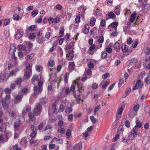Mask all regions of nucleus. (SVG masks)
<instances>
[{
	"instance_id": "obj_55",
	"label": "nucleus",
	"mask_w": 150,
	"mask_h": 150,
	"mask_svg": "<svg viewBox=\"0 0 150 150\" xmlns=\"http://www.w3.org/2000/svg\"><path fill=\"white\" fill-rule=\"evenodd\" d=\"M132 43V39L131 38H129L127 40V43L128 45H130Z\"/></svg>"
},
{
	"instance_id": "obj_38",
	"label": "nucleus",
	"mask_w": 150,
	"mask_h": 150,
	"mask_svg": "<svg viewBox=\"0 0 150 150\" xmlns=\"http://www.w3.org/2000/svg\"><path fill=\"white\" fill-rule=\"evenodd\" d=\"M13 18L14 20L18 21L19 20L20 17L18 14H14L13 16Z\"/></svg>"
},
{
	"instance_id": "obj_39",
	"label": "nucleus",
	"mask_w": 150,
	"mask_h": 150,
	"mask_svg": "<svg viewBox=\"0 0 150 150\" xmlns=\"http://www.w3.org/2000/svg\"><path fill=\"white\" fill-rule=\"evenodd\" d=\"M10 20L9 19H6L4 20V25L6 26L9 23Z\"/></svg>"
},
{
	"instance_id": "obj_62",
	"label": "nucleus",
	"mask_w": 150,
	"mask_h": 150,
	"mask_svg": "<svg viewBox=\"0 0 150 150\" xmlns=\"http://www.w3.org/2000/svg\"><path fill=\"white\" fill-rule=\"evenodd\" d=\"M64 28H63L62 30L60 31L59 34L60 35L59 37H62L63 36L64 34Z\"/></svg>"
},
{
	"instance_id": "obj_35",
	"label": "nucleus",
	"mask_w": 150,
	"mask_h": 150,
	"mask_svg": "<svg viewBox=\"0 0 150 150\" xmlns=\"http://www.w3.org/2000/svg\"><path fill=\"white\" fill-rule=\"evenodd\" d=\"M56 48V45L55 43H53L52 47L49 50V52H52L54 49Z\"/></svg>"
},
{
	"instance_id": "obj_63",
	"label": "nucleus",
	"mask_w": 150,
	"mask_h": 150,
	"mask_svg": "<svg viewBox=\"0 0 150 150\" xmlns=\"http://www.w3.org/2000/svg\"><path fill=\"white\" fill-rule=\"evenodd\" d=\"M5 92L6 93H10L11 92V89L9 88H6L5 90Z\"/></svg>"
},
{
	"instance_id": "obj_57",
	"label": "nucleus",
	"mask_w": 150,
	"mask_h": 150,
	"mask_svg": "<svg viewBox=\"0 0 150 150\" xmlns=\"http://www.w3.org/2000/svg\"><path fill=\"white\" fill-rule=\"evenodd\" d=\"M54 21V19L52 18H50L48 19V21L50 24H52Z\"/></svg>"
},
{
	"instance_id": "obj_29",
	"label": "nucleus",
	"mask_w": 150,
	"mask_h": 150,
	"mask_svg": "<svg viewBox=\"0 0 150 150\" xmlns=\"http://www.w3.org/2000/svg\"><path fill=\"white\" fill-rule=\"evenodd\" d=\"M27 142V139L26 138H23L21 139V141L20 142V144L23 145L26 144Z\"/></svg>"
},
{
	"instance_id": "obj_56",
	"label": "nucleus",
	"mask_w": 150,
	"mask_h": 150,
	"mask_svg": "<svg viewBox=\"0 0 150 150\" xmlns=\"http://www.w3.org/2000/svg\"><path fill=\"white\" fill-rule=\"evenodd\" d=\"M26 68L27 70H30V71H32L31 70V66L29 64H27L26 65Z\"/></svg>"
},
{
	"instance_id": "obj_23",
	"label": "nucleus",
	"mask_w": 150,
	"mask_h": 150,
	"mask_svg": "<svg viewBox=\"0 0 150 150\" xmlns=\"http://www.w3.org/2000/svg\"><path fill=\"white\" fill-rule=\"evenodd\" d=\"M137 62V59L136 58L132 59L129 62V64L131 65H133L134 64Z\"/></svg>"
},
{
	"instance_id": "obj_46",
	"label": "nucleus",
	"mask_w": 150,
	"mask_h": 150,
	"mask_svg": "<svg viewBox=\"0 0 150 150\" xmlns=\"http://www.w3.org/2000/svg\"><path fill=\"white\" fill-rule=\"evenodd\" d=\"M64 107L63 104L61 105L59 107V108L58 110L59 112H63L64 109Z\"/></svg>"
},
{
	"instance_id": "obj_59",
	"label": "nucleus",
	"mask_w": 150,
	"mask_h": 150,
	"mask_svg": "<svg viewBox=\"0 0 150 150\" xmlns=\"http://www.w3.org/2000/svg\"><path fill=\"white\" fill-rule=\"evenodd\" d=\"M112 49L110 47L108 46L106 48V50L108 53H110L112 52Z\"/></svg>"
},
{
	"instance_id": "obj_26",
	"label": "nucleus",
	"mask_w": 150,
	"mask_h": 150,
	"mask_svg": "<svg viewBox=\"0 0 150 150\" xmlns=\"http://www.w3.org/2000/svg\"><path fill=\"white\" fill-rule=\"evenodd\" d=\"M22 82V79L20 78H18L15 80V83L16 85H20Z\"/></svg>"
},
{
	"instance_id": "obj_2",
	"label": "nucleus",
	"mask_w": 150,
	"mask_h": 150,
	"mask_svg": "<svg viewBox=\"0 0 150 150\" xmlns=\"http://www.w3.org/2000/svg\"><path fill=\"white\" fill-rule=\"evenodd\" d=\"M42 109V107L40 103H37L34 108L33 112L35 115L39 116L40 115Z\"/></svg>"
},
{
	"instance_id": "obj_20",
	"label": "nucleus",
	"mask_w": 150,
	"mask_h": 150,
	"mask_svg": "<svg viewBox=\"0 0 150 150\" xmlns=\"http://www.w3.org/2000/svg\"><path fill=\"white\" fill-rule=\"evenodd\" d=\"M34 113L30 112L28 113V116L29 117V120L31 121H33L35 119V116Z\"/></svg>"
},
{
	"instance_id": "obj_43",
	"label": "nucleus",
	"mask_w": 150,
	"mask_h": 150,
	"mask_svg": "<svg viewBox=\"0 0 150 150\" xmlns=\"http://www.w3.org/2000/svg\"><path fill=\"white\" fill-rule=\"evenodd\" d=\"M139 104L136 105L134 107L132 110H134V111H135L136 112H137V111L139 108Z\"/></svg>"
},
{
	"instance_id": "obj_8",
	"label": "nucleus",
	"mask_w": 150,
	"mask_h": 150,
	"mask_svg": "<svg viewBox=\"0 0 150 150\" xmlns=\"http://www.w3.org/2000/svg\"><path fill=\"white\" fill-rule=\"evenodd\" d=\"M31 110V107L29 105L26 106L23 109L22 114L23 115H25L28 112H29Z\"/></svg>"
},
{
	"instance_id": "obj_54",
	"label": "nucleus",
	"mask_w": 150,
	"mask_h": 150,
	"mask_svg": "<svg viewBox=\"0 0 150 150\" xmlns=\"http://www.w3.org/2000/svg\"><path fill=\"white\" fill-rule=\"evenodd\" d=\"M150 53V48L149 47H147L145 51V53L146 55H148Z\"/></svg>"
},
{
	"instance_id": "obj_33",
	"label": "nucleus",
	"mask_w": 150,
	"mask_h": 150,
	"mask_svg": "<svg viewBox=\"0 0 150 150\" xmlns=\"http://www.w3.org/2000/svg\"><path fill=\"white\" fill-rule=\"evenodd\" d=\"M58 131L59 133H61L63 134L65 132V129L64 128H62L61 127H60L59 128H58Z\"/></svg>"
},
{
	"instance_id": "obj_32",
	"label": "nucleus",
	"mask_w": 150,
	"mask_h": 150,
	"mask_svg": "<svg viewBox=\"0 0 150 150\" xmlns=\"http://www.w3.org/2000/svg\"><path fill=\"white\" fill-rule=\"evenodd\" d=\"M90 119L93 123H96L97 122L98 120L95 118L93 116H91L90 117Z\"/></svg>"
},
{
	"instance_id": "obj_50",
	"label": "nucleus",
	"mask_w": 150,
	"mask_h": 150,
	"mask_svg": "<svg viewBox=\"0 0 150 150\" xmlns=\"http://www.w3.org/2000/svg\"><path fill=\"white\" fill-rule=\"evenodd\" d=\"M104 42V38L103 36H100L98 39V42L99 43H102Z\"/></svg>"
},
{
	"instance_id": "obj_52",
	"label": "nucleus",
	"mask_w": 150,
	"mask_h": 150,
	"mask_svg": "<svg viewBox=\"0 0 150 150\" xmlns=\"http://www.w3.org/2000/svg\"><path fill=\"white\" fill-rule=\"evenodd\" d=\"M44 126L43 123L42 122L40 123V124L38 125V129L39 130H41Z\"/></svg>"
},
{
	"instance_id": "obj_45",
	"label": "nucleus",
	"mask_w": 150,
	"mask_h": 150,
	"mask_svg": "<svg viewBox=\"0 0 150 150\" xmlns=\"http://www.w3.org/2000/svg\"><path fill=\"white\" fill-rule=\"evenodd\" d=\"M52 127V126L50 125H46L44 129V131H46L48 129H51Z\"/></svg>"
},
{
	"instance_id": "obj_14",
	"label": "nucleus",
	"mask_w": 150,
	"mask_h": 150,
	"mask_svg": "<svg viewBox=\"0 0 150 150\" xmlns=\"http://www.w3.org/2000/svg\"><path fill=\"white\" fill-rule=\"evenodd\" d=\"M1 102L4 109V110H7L8 108V104L6 103V100H4V99H2L1 101Z\"/></svg>"
},
{
	"instance_id": "obj_9",
	"label": "nucleus",
	"mask_w": 150,
	"mask_h": 150,
	"mask_svg": "<svg viewBox=\"0 0 150 150\" xmlns=\"http://www.w3.org/2000/svg\"><path fill=\"white\" fill-rule=\"evenodd\" d=\"M68 53L67 54V57L68 58V60L69 61L71 60L74 57V52H71V51H68Z\"/></svg>"
},
{
	"instance_id": "obj_48",
	"label": "nucleus",
	"mask_w": 150,
	"mask_h": 150,
	"mask_svg": "<svg viewBox=\"0 0 150 150\" xmlns=\"http://www.w3.org/2000/svg\"><path fill=\"white\" fill-rule=\"evenodd\" d=\"M106 21L103 19L100 22V26L101 27H104L105 25Z\"/></svg>"
},
{
	"instance_id": "obj_3",
	"label": "nucleus",
	"mask_w": 150,
	"mask_h": 150,
	"mask_svg": "<svg viewBox=\"0 0 150 150\" xmlns=\"http://www.w3.org/2000/svg\"><path fill=\"white\" fill-rule=\"evenodd\" d=\"M77 87L79 90L77 91H75L74 94L76 98H78L80 96V90L83 91L85 87L83 86V83H78Z\"/></svg>"
},
{
	"instance_id": "obj_30",
	"label": "nucleus",
	"mask_w": 150,
	"mask_h": 150,
	"mask_svg": "<svg viewBox=\"0 0 150 150\" xmlns=\"http://www.w3.org/2000/svg\"><path fill=\"white\" fill-rule=\"evenodd\" d=\"M38 10L33 11L31 12V15L33 17H34L38 14Z\"/></svg>"
},
{
	"instance_id": "obj_40",
	"label": "nucleus",
	"mask_w": 150,
	"mask_h": 150,
	"mask_svg": "<svg viewBox=\"0 0 150 150\" xmlns=\"http://www.w3.org/2000/svg\"><path fill=\"white\" fill-rule=\"evenodd\" d=\"M35 55V54L34 53H32L29 54L26 57L28 59H31L34 57Z\"/></svg>"
},
{
	"instance_id": "obj_51",
	"label": "nucleus",
	"mask_w": 150,
	"mask_h": 150,
	"mask_svg": "<svg viewBox=\"0 0 150 150\" xmlns=\"http://www.w3.org/2000/svg\"><path fill=\"white\" fill-rule=\"evenodd\" d=\"M109 81H107L105 82V83L102 86V88L103 89H104V88H106L107 87L108 85H109Z\"/></svg>"
},
{
	"instance_id": "obj_22",
	"label": "nucleus",
	"mask_w": 150,
	"mask_h": 150,
	"mask_svg": "<svg viewBox=\"0 0 150 150\" xmlns=\"http://www.w3.org/2000/svg\"><path fill=\"white\" fill-rule=\"evenodd\" d=\"M45 40V38L44 37H42L41 38H38L37 40V42L40 44H42Z\"/></svg>"
},
{
	"instance_id": "obj_15",
	"label": "nucleus",
	"mask_w": 150,
	"mask_h": 150,
	"mask_svg": "<svg viewBox=\"0 0 150 150\" xmlns=\"http://www.w3.org/2000/svg\"><path fill=\"white\" fill-rule=\"evenodd\" d=\"M39 102L40 104L44 105L48 102V100L46 98L42 97L40 99Z\"/></svg>"
},
{
	"instance_id": "obj_24",
	"label": "nucleus",
	"mask_w": 150,
	"mask_h": 150,
	"mask_svg": "<svg viewBox=\"0 0 150 150\" xmlns=\"http://www.w3.org/2000/svg\"><path fill=\"white\" fill-rule=\"evenodd\" d=\"M96 20V18L94 17L92 18L91 19L90 23V25L91 26H93L95 24Z\"/></svg>"
},
{
	"instance_id": "obj_11",
	"label": "nucleus",
	"mask_w": 150,
	"mask_h": 150,
	"mask_svg": "<svg viewBox=\"0 0 150 150\" xmlns=\"http://www.w3.org/2000/svg\"><path fill=\"white\" fill-rule=\"evenodd\" d=\"M23 97V96H21V95H18L16 96L14 100L15 103H18L20 102L21 101Z\"/></svg>"
},
{
	"instance_id": "obj_17",
	"label": "nucleus",
	"mask_w": 150,
	"mask_h": 150,
	"mask_svg": "<svg viewBox=\"0 0 150 150\" xmlns=\"http://www.w3.org/2000/svg\"><path fill=\"white\" fill-rule=\"evenodd\" d=\"M31 73V71H30V70H29V71L26 70L25 73L24 74L25 78L26 79H28L30 77V74Z\"/></svg>"
},
{
	"instance_id": "obj_21",
	"label": "nucleus",
	"mask_w": 150,
	"mask_h": 150,
	"mask_svg": "<svg viewBox=\"0 0 150 150\" xmlns=\"http://www.w3.org/2000/svg\"><path fill=\"white\" fill-rule=\"evenodd\" d=\"M38 82L39 86L38 90L39 91L41 92L42 90V86L43 84V82L42 81H39Z\"/></svg>"
},
{
	"instance_id": "obj_31",
	"label": "nucleus",
	"mask_w": 150,
	"mask_h": 150,
	"mask_svg": "<svg viewBox=\"0 0 150 150\" xmlns=\"http://www.w3.org/2000/svg\"><path fill=\"white\" fill-rule=\"evenodd\" d=\"M18 50H20L21 49L25 50L26 49V47L25 46L22 45H18Z\"/></svg>"
},
{
	"instance_id": "obj_58",
	"label": "nucleus",
	"mask_w": 150,
	"mask_h": 150,
	"mask_svg": "<svg viewBox=\"0 0 150 150\" xmlns=\"http://www.w3.org/2000/svg\"><path fill=\"white\" fill-rule=\"evenodd\" d=\"M110 74L108 73H105L102 75V78L105 79Z\"/></svg>"
},
{
	"instance_id": "obj_19",
	"label": "nucleus",
	"mask_w": 150,
	"mask_h": 150,
	"mask_svg": "<svg viewBox=\"0 0 150 150\" xmlns=\"http://www.w3.org/2000/svg\"><path fill=\"white\" fill-rule=\"evenodd\" d=\"M137 15V13H134L131 16L130 18V21L132 23H133Z\"/></svg>"
},
{
	"instance_id": "obj_37",
	"label": "nucleus",
	"mask_w": 150,
	"mask_h": 150,
	"mask_svg": "<svg viewBox=\"0 0 150 150\" xmlns=\"http://www.w3.org/2000/svg\"><path fill=\"white\" fill-rule=\"evenodd\" d=\"M35 68L36 71L38 72L41 71L42 69V68L40 65L36 66Z\"/></svg>"
},
{
	"instance_id": "obj_36",
	"label": "nucleus",
	"mask_w": 150,
	"mask_h": 150,
	"mask_svg": "<svg viewBox=\"0 0 150 150\" xmlns=\"http://www.w3.org/2000/svg\"><path fill=\"white\" fill-rule=\"evenodd\" d=\"M144 80L147 85L150 84V77H149V76L146 77L145 78Z\"/></svg>"
},
{
	"instance_id": "obj_41",
	"label": "nucleus",
	"mask_w": 150,
	"mask_h": 150,
	"mask_svg": "<svg viewBox=\"0 0 150 150\" xmlns=\"http://www.w3.org/2000/svg\"><path fill=\"white\" fill-rule=\"evenodd\" d=\"M20 123L18 122H14V127L15 129L18 130L20 125Z\"/></svg>"
},
{
	"instance_id": "obj_18",
	"label": "nucleus",
	"mask_w": 150,
	"mask_h": 150,
	"mask_svg": "<svg viewBox=\"0 0 150 150\" xmlns=\"http://www.w3.org/2000/svg\"><path fill=\"white\" fill-rule=\"evenodd\" d=\"M127 45L125 44H122V49L123 52L128 53L129 52V50L126 47Z\"/></svg>"
},
{
	"instance_id": "obj_60",
	"label": "nucleus",
	"mask_w": 150,
	"mask_h": 150,
	"mask_svg": "<svg viewBox=\"0 0 150 150\" xmlns=\"http://www.w3.org/2000/svg\"><path fill=\"white\" fill-rule=\"evenodd\" d=\"M35 25H31L28 28L29 30L30 31H32L35 29Z\"/></svg>"
},
{
	"instance_id": "obj_13",
	"label": "nucleus",
	"mask_w": 150,
	"mask_h": 150,
	"mask_svg": "<svg viewBox=\"0 0 150 150\" xmlns=\"http://www.w3.org/2000/svg\"><path fill=\"white\" fill-rule=\"evenodd\" d=\"M82 144L81 142H79L78 144L75 145L74 147V149L81 150L82 149Z\"/></svg>"
},
{
	"instance_id": "obj_44",
	"label": "nucleus",
	"mask_w": 150,
	"mask_h": 150,
	"mask_svg": "<svg viewBox=\"0 0 150 150\" xmlns=\"http://www.w3.org/2000/svg\"><path fill=\"white\" fill-rule=\"evenodd\" d=\"M108 16L109 18H113L115 16L112 12H110L109 13Z\"/></svg>"
},
{
	"instance_id": "obj_6",
	"label": "nucleus",
	"mask_w": 150,
	"mask_h": 150,
	"mask_svg": "<svg viewBox=\"0 0 150 150\" xmlns=\"http://www.w3.org/2000/svg\"><path fill=\"white\" fill-rule=\"evenodd\" d=\"M9 78V76L6 75V73H4L3 75H0V82L6 81Z\"/></svg>"
},
{
	"instance_id": "obj_25",
	"label": "nucleus",
	"mask_w": 150,
	"mask_h": 150,
	"mask_svg": "<svg viewBox=\"0 0 150 150\" xmlns=\"http://www.w3.org/2000/svg\"><path fill=\"white\" fill-rule=\"evenodd\" d=\"M118 25V23L117 22H114L111 23L108 26V28L110 26H112L113 28H116Z\"/></svg>"
},
{
	"instance_id": "obj_61",
	"label": "nucleus",
	"mask_w": 150,
	"mask_h": 150,
	"mask_svg": "<svg viewBox=\"0 0 150 150\" xmlns=\"http://www.w3.org/2000/svg\"><path fill=\"white\" fill-rule=\"evenodd\" d=\"M71 131L69 129H68L67 130L66 135L67 136H70L71 135Z\"/></svg>"
},
{
	"instance_id": "obj_4",
	"label": "nucleus",
	"mask_w": 150,
	"mask_h": 150,
	"mask_svg": "<svg viewBox=\"0 0 150 150\" xmlns=\"http://www.w3.org/2000/svg\"><path fill=\"white\" fill-rule=\"evenodd\" d=\"M41 78V76L40 75H34L31 79L32 83L34 85H35L36 84L35 81H36L38 82L39 80H40Z\"/></svg>"
},
{
	"instance_id": "obj_28",
	"label": "nucleus",
	"mask_w": 150,
	"mask_h": 150,
	"mask_svg": "<svg viewBox=\"0 0 150 150\" xmlns=\"http://www.w3.org/2000/svg\"><path fill=\"white\" fill-rule=\"evenodd\" d=\"M54 64V61L52 60H51L48 62L47 64V65L49 67H53Z\"/></svg>"
},
{
	"instance_id": "obj_12",
	"label": "nucleus",
	"mask_w": 150,
	"mask_h": 150,
	"mask_svg": "<svg viewBox=\"0 0 150 150\" xmlns=\"http://www.w3.org/2000/svg\"><path fill=\"white\" fill-rule=\"evenodd\" d=\"M75 64L74 62H69L68 68L69 70L71 71L75 68Z\"/></svg>"
},
{
	"instance_id": "obj_5",
	"label": "nucleus",
	"mask_w": 150,
	"mask_h": 150,
	"mask_svg": "<svg viewBox=\"0 0 150 150\" xmlns=\"http://www.w3.org/2000/svg\"><path fill=\"white\" fill-rule=\"evenodd\" d=\"M23 34V31L20 29H17L15 35V38L18 40L20 38Z\"/></svg>"
},
{
	"instance_id": "obj_49",
	"label": "nucleus",
	"mask_w": 150,
	"mask_h": 150,
	"mask_svg": "<svg viewBox=\"0 0 150 150\" xmlns=\"http://www.w3.org/2000/svg\"><path fill=\"white\" fill-rule=\"evenodd\" d=\"M56 102H54L52 105V109L53 110H57L56 107Z\"/></svg>"
},
{
	"instance_id": "obj_7",
	"label": "nucleus",
	"mask_w": 150,
	"mask_h": 150,
	"mask_svg": "<svg viewBox=\"0 0 150 150\" xmlns=\"http://www.w3.org/2000/svg\"><path fill=\"white\" fill-rule=\"evenodd\" d=\"M74 42H71L66 47V50L68 51H71V52H74L73 50L74 49Z\"/></svg>"
},
{
	"instance_id": "obj_42",
	"label": "nucleus",
	"mask_w": 150,
	"mask_h": 150,
	"mask_svg": "<svg viewBox=\"0 0 150 150\" xmlns=\"http://www.w3.org/2000/svg\"><path fill=\"white\" fill-rule=\"evenodd\" d=\"M107 53L105 51L102 52L101 54V58L103 59H105L107 57Z\"/></svg>"
},
{
	"instance_id": "obj_53",
	"label": "nucleus",
	"mask_w": 150,
	"mask_h": 150,
	"mask_svg": "<svg viewBox=\"0 0 150 150\" xmlns=\"http://www.w3.org/2000/svg\"><path fill=\"white\" fill-rule=\"evenodd\" d=\"M92 87L94 89H96L98 87V85L96 83H95L92 84Z\"/></svg>"
},
{
	"instance_id": "obj_34",
	"label": "nucleus",
	"mask_w": 150,
	"mask_h": 150,
	"mask_svg": "<svg viewBox=\"0 0 150 150\" xmlns=\"http://www.w3.org/2000/svg\"><path fill=\"white\" fill-rule=\"evenodd\" d=\"M80 14H79L75 18V22L76 23H79L80 21Z\"/></svg>"
},
{
	"instance_id": "obj_16",
	"label": "nucleus",
	"mask_w": 150,
	"mask_h": 150,
	"mask_svg": "<svg viewBox=\"0 0 150 150\" xmlns=\"http://www.w3.org/2000/svg\"><path fill=\"white\" fill-rule=\"evenodd\" d=\"M114 49L117 52H118L120 49V43L118 42H116L114 45Z\"/></svg>"
},
{
	"instance_id": "obj_27",
	"label": "nucleus",
	"mask_w": 150,
	"mask_h": 150,
	"mask_svg": "<svg viewBox=\"0 0 150 150\" xmlns=\"http://www.w3.org/2000/svg\"><path fill=\"white\" fill-rule=\"evenodd\" d=\"M33 89L34 91L35 92L34 93L35 95H37L38 94L37 92L40 93L41 92L39 91L38 88V86H35L34 87Z\"/></svg>"
},
{
	"instance_id": "obj_47",
	"label": "nucleus",
	"mask_w": 150,
	"mask_h": 150,
	"mask_svg": "<svg viewBox=\"0 0 150 150\" xmlns=\"http://www.w3.org/2000/svg\"><path fill=\"white\" fill-rule=\"evenodd\" d=\"M13 149L14 150H21V148L18 146L17 144H16L13 147Z\"/></svg>"
},
{
	"instance_id": "obj_64",
	"label": "nucleus",
	"mask_w": 150,
	"mask_h": 150,
	"mask_svg": "<svg viewBox=\"0 0 150 150\" xmlns=\"http://www.w3.org/2000/svg\"><path fill=\"white\" fill-rule=\"evenodd\" d=\"M55 145L54 144H50L49 146V148L50 149H52L55 148Z\"/></svg>"
},
{
	"instance_id": "obj_1",
	"label": "nucleus",
	"mask_w": 150,
	"mask_h": 150,
	"mask_svg": "<svg viewBox=\"0 0 150 150\" xmlns=\"http://www.w3.org/2000/svg\"><path fill=\"white\" fill-rule=\"evenodd\" d=\"M136 126L132 129L131 132V135L133 136V137H135L137 136L138 130L137 127L141 128L142 126L141 122L139 120L136 121Z\"/></svg>"
},
{
	"instance_id": "obj_10",
	"label": "nucleus",
	"mask_w": 150,
	"mask_h": 150,
	"mask_svg": "<svg viewBox=\"0 0 150 150\" xmlns=\"http://www.w3.org/2000/svg\"><path fill=\"white\" fill-rule=\"evenodd\" d=\"M137 115V112H136L132 110V109L130 110L129 112V116L131 118H133Z\"/></svg>"
}]
</instances>
